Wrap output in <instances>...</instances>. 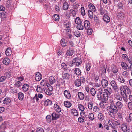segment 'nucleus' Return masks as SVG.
Here are the masks:
<instances>
[{
  "label": "nucleus",
  "mask_w": 132,
  "mask_h": 132,
  "mask_svg": "<svg viewBox=\"0 0 132 132\" xmlns=\"http://www.w3.org/2000/svg\"><path fill=\"white\" fill-rule=\"evenodd\" d=\"M88 118L91 120H94V117L93 114L92 113H90L88 115Z\"/></svg>",
  "instance_id": "54"
},
{
  "label": "nucleus",
  "mask_w": 132,
  "mask_h": 132,
  "mask_svg": "<svg viewBox=\"0 0 132 132\" xmlns=\"http://www.w3.org/2000/svg\"><path fill=\"white\" fill-rule=\"evenodd\" d=\"M64 106L67 108H69L72 105L71 103L68 101H65L64 102Z\"/></svg>",
  "instance_id": "22"
},
{
  "label": "nucleus",
  "mask_w": 132,
  "mask_h": 132,
  "mask_svg": "<svg viewBox=\"0 0 132 132\" xmlns=\"http://www.w3.org/2000/svg\"><path fill=\"white\" fill-rule=\"evenodd\" d=\"M88 7L90 9L94 12H95L96 10L95 7L94 5L92 4H89L88 5Z\"/></svg>",
  "instance_id": "33"
},
{
  "label": "nucleus",
  "mask_w": 132,
  "mask_h": 132,
  "mask_svg": "<svg viewBox=\"0 0 132 132\" xmlns=\"http://www.w3.org/2000/svg\"><path fill=\"white\" fill-rule=\"evenodd\" d=\"M69 13L72 14V15L74 16L76 15L75 11L72 9H70L69 10Z\"/></svg>",
  "instance_id": "45"
},
{
  "label": "nucleus",
  "mask_w": 132,
  "mask_h": 132,
  "mask_svg": "<svg viewBox=\"0 0 132 132\" xmlns=\"http://www.w3.org/2000/svg\"><path fill=\"white\" fill-rule=\"evenodd\" d=\"M74 71L75 73L77 75H81V71L80 69L78 68H76L75 69Z\"/></svg>",
  "instance_id": "27"
},
{
  "label": "nucleus",
  "mask_w": 132,
  "mask_h": 132,
  "mask_svg": "<svg viewBox=\"0 0 132 132\" xmlns=\"http://www.w3.org/2000/svg\"><path fill=\"white\" fill-rule=\"evenodd\" d=\"M90 92L92 95L94 96L96 94V91L93 88H91L90 89Z\"/></svg>",
  "instance_id": "50"
},
{
  "label": "nucleus",
  "mask_w": 132,
  "mask_h": 132,
  "mask_svg": "<svg viewBox=\"0 0 132 132\" xmlns=\"http://www.w3.org/2000/svg\"><path fill=\"white\" fill-rule=\"evenodd\" d=\"M93 111L96 112H98L99 111V108L97 106H94L93 109Z\"/></svg>",
  "instance_id": "56"
},
{
  "label": "nucleus",
  "mask_w": 132,
  "mask_h": 132,
  "mask_svg": "<svg viewBox=\"0 0 132 132\" xmlns=\"http://www.w3.org/2000/svg\"><path fill=\"white\" fill-rule=\"evenodd\" d=\"M118 109H121L123 106V104L120 102L118 101L116 103V105Z\"/></svg>",
  "instance_id": "26"
},
{
  "label": "nucleus",
  "mask_w": 132,
  "mask_h": 132,
  "mask_svg": "<svg viewBox=\"0 0 132 132\" xmlns=\"http://www.w3.org/2000/svg\"><path fill=\"white\" fill-rule=\"evenodd\" d=\"M54 108L55 110L58 112H60L61 111V108L57 104H54Z\"/></svg>",
  "instance_id": "16"
},
{
  "label": "nucleus",
  "mask_w": 132,
  "mask_h": 132,
  "mask_svg": "<svg viewBox=\"0 0 132 132\" xmlns=\"http://www.w3.org/2000/svg\"><path fill=\"white\" fill-rule=\"evenodd\" d=\"M127 71H125L122 73V75L124 78L127 77L129 75V73Z\"/></svg>",
  "instance_id": "47"
},
{
  "label": "nucleus",
  "mask_w": 132,
  "mask_h": 132,
  "mask_svg": "<svg viewBox=\"0 0 132 132\" xmlns=\"http://www.w3.org/2000/svg\"><path fill=\"white\" fill-rule=\"evenodd\" d=\"M75 21L76 23L77 24H81L82 23V21L79 17H76L75 19Z\"/></svg>",
  "instance_id": "31"
},
{
  "label": "nucleus",
  "mask_w": 132,
  "mask_h": 132,
  "mask_svg": "<svg viewBox=\"0 0 132 132\" xmlns=\"http://www.w3.org/2000/svg\"><path fill=\"white\" fill-rule=\"evenodd\" d=\"M121 91H123V93H124V92L126 93H128L130 91L129 88L126 86H122L120 87Z\"/></svg>",
  "instance_id": "4"
},
{
  "label": "nucleus",
  "mask_w": 132,
  "mask_h": 132,
  "mask_svg": "<svg viewBox=\"0 0 132 132\" xmlns=\"http://www.w3.org/2000/svg\"><path fill=\"white\" fill-rule=\"evenodd\" d=\"M69 8V4L68 3L65 1L63 3L62 9L64 10H67Z\"/></svg>",
  "instance_id": "18"
},
{
  "label": "nucleus",
  "mask_w": 132,
  "mask_h": 132,
  "mask_svg": "<svg viewBox=\"0 0 132 132\" xmlns=\"http://www.w3.org/2000/svg\"><path fill=\"white\" fill-rule=\"evenodd\" d=\"M81 13L82 15H85V12L84 9V8L83 7H81Z\"/></svg>",
  "instance_id": "63"
},
{
  "label": "nucleus",
  "mask_w": 132,
  "mask_h": 132,
  "mask_svg": "<svg viewBox=\"0 0 132 132\" xmlns=\"http://www.w3.org/2000/svg\"><path fill=\"white\" fill-rule=\"evenodd\" d=\"M29 87V85L28 84H25L23 86L22 88L24 91L26 92L28 90Z\"/></svg>",
  "instance_id": "30"
},
{
  "label": "nucleus",
  "mask_w": 132,
  "mask_h": 132,
  "mask_svg": "<svg viewBox=\"0 0 132 132\" xmlns=\"http://www.w3.org/2000/svg\"><path fill=\"white\" fill-rule=\"evenodd\" d=\"M4 104L7 105L11 102V99L8 97L6 98L3 101Z\"/></svg>",
  "instance_id": "25"
},
{
  "label": "nucleus",
  "mask_w": 132,
  "mask_h": 132,
  "mask_svg": "<svg viewBox=\"0 0 132 132\" xmlns=\"http://www.w3.org/2000/svg\"><path fill=\"white\" fill-rule=\"evenodd\" d=\"M47 89H48V90H49L51 91H52L53 90V88L49 84H48L47 86Z\"/></svg>",
  "instance_id": "62"
},
{
  "label": "nucleus",
  "mask_w": 132,
  "mask_h": 132,
  "mask_svg": "<svg viewBox=\"0 0 132 132\" xmlns=\"http://www.w3.org/2000/svg\"><path fill=\"white\" fill-rule=\"evenodd\" d=\"M47 121L48 122H50L51 120V117L50 115H48L46 117Z\"/></svg>",
  "instance_id": "57"
},
{
  "label": "nucleus",
  "mask_w": 132,
  "mask_h": 132,
  "mask_svg": "<svg viewBox=\"0 0 132 132\" xmlns=\"http://www.w3.org/2000/svg\"><path fill=\"white\" fill-rule=\"evenodd\" d=\"M84 23V27L86 29L90 28V24L88 21L87 20H85Z\"/></svg>",
  "instance_id": "15"
},
{
  "label": "nucleus",
  "mask_w": 132,
  "mask_h": 132,
  "mask_svg": "<svg viewBox=\"0 0 132 132\" xmlns=\"http://www.w3.org/2000/svg\"><path fill=\"white\" fill-rule=\"evenodd\" d=\"M112 71L114 73H116L118 72L117 68L115 66H113L112 68Z\"/></svg>",
  "instance_id": "40"
},
{
  "label": "nucleus",
  "mask_w": 132,
  "mask_h": 132,
  "mask_svg": "<svg viewBox=\"0 0 132 132\" xmlns=\"http://www.w3.org/2000/svg\"><path fill=\"white\" fill-rule=\"evenodd\" d=\"M73 78H74V84L77 87L80 86L81 84V81L77 78H75L74 76Z\"/></svg>",
  "instance_id": "7"
},
{
  "label": "nucleus",
  "mask_w": 132,
  "mask_h": 132,
  "mask_svg": "<svg viewBox=\"0 0 132 132\" xmlns=\"http://www.w3.org/2000/svg\"><path fill=\"white\" fill-rule=\"evenodd\" d=\"M78 96L80 100H83L85 96L83 93L81 92H78Z\"/></svg>",
  "instance_id": "19"
},
{
  "label": "nucleus",
  "mask_w": 132,
  "mask_h": 132,
  "mask_svg": "<svg viewBox=\"0 0 132 132\" xmlns=\"http://www.w3.org/2000/svg\"><path fill=\"white\" fill-rule=\"evenodd\" d=\"M43 90L45 93L47 95H51V91L47 89V88H44Z\"/></svg>",
  "instance_id": "37"
},
{
  "label": "nucleus",
  "mask_w": 132,
  "mask_h": 132,
  "mask_svg": "<svg viewBox=\"0 0 132 132\" xmlns=\"http://www.w3.org/2000/svg\"><path fill=\"white\" fill-rule=\"evenodd\" d=\"M74 35L77 37H79L80 36V33L79 31H77L74 32Z\"/></svg>",
  "instance_id": "58"
},
{
  "label": "nucleus",
  "mask_w": 132,
  "mask_h": 132,
  "mask_svg": "<svg viewBox=\"0 0 132 132\" xmlns=\"http://www.w3.org/2000/svg\"><path fill=\"white\" fill-rule=\"evenodd\" d=\"M112 102L109 107V110L117 113L118 111L117 108L114 104L113 101H112Z\"/></svg>",
  "instance_id": "1"
},
{
  "label": "nucleus",
  "mask_w": 132,
  "mask_h": 132,
  "mask_svg": "<svg viewBox=\"0 0 132 132\" xmlns=\"http://www.w3.org/2000/svg\"><path fill=\"white\" fill-rule=\"evenodd\" d=\"M127 121L128 122H132V113L130 114L129 118L127 120Z\"/></svg>",
  "instance_id": "49"
},
{
  "label": "nucleus",
  "mask_w": 132,
  "mask_h": 132,
  "mask_svg": "<svg viewBox=\"0 0 132 132\" xmlns=\"http://www.w3.org/2000/svg\"><path fill=\"white\" fill-rule=\"evenodd\" d=\"M22 85V83L19 81H17L15 84V86L16 87L18 88L21 87Z\"/></svg>",
  "instance_id": "23"
},
{
  "label": "nucleus",
  "mask_w": 132,
  "mask_h": 132,
  "mask_svg": "<svg viewBox=\"0 0 132 132\" xmlns=\"http://www.w3.org/2000/svg\"><path fill=\"white\" fill-rule=\"evenodd\" d=\"M52 119L53 120H56L60 117V115L56 113L55 112H53L52 114Z\"/></svg>",
  "instance_id": "10"
},
{
  "label": "nucleus",
  "mask_w": 132,
  "mask_h": 132,
  "mask_svg": "<svg viewBox=\"0 0 132 132\" xmlns=\"http://www.w3.org/2000/svg\"><path fill=\"white\" fill-rule=\"evenodd\" d=\"M71 113L75 116H77L78 115V113L77 111L75 109H73L71 110Z\"/></svg>",
  "instance_id": "42"
},
{
  "label": "nucleus",
  "mask_w": 132,
  "mask_h": 132,
  "mask_svg": "<svg viewBox=\"0 0 132 132\" xmlns=\"http://www.w3.org/2000/svg\"><path fill=\"white\" fill-rule=\"evenodd\" d=\"M42 75L39 72H37L35 75V79L37 81H39L42 78Z\"/></svg>",
  "instance_id": "8"
},
{
  "label": "nucleus",
  "mask_w": 132,
  "mask_h": 132,
  "mask_svg": "<svg viewBox=\"0 0 132 132\" xmlns=\"http://www.w3.org/2000/svg\"><path fill=\"white\" fill-rule=\"evenodd\" d=\"M48 84L49 83L45 80H42L40 82V85L43 87V89L44 88H47Z\"/></svg>",
  "instance_id": "6"
},
{
  "label": "nucleus",
  "mask_w": 132,
  "mask_h": 132,
  "mask_svg": "<svg viewBox=\"0 0 132 132\" xmlns=\"http://www.w3.org/2000/svg\"><path fill=\"white\" fill-rule=\"evenodd\" d=\"M103 98L102 102L104 103H106L108 99V95L107 92H105L103 93Z\"/></svg>",
  "instance_id": "3"
},
{
  "label": "nucleus",
  "mask_w": 132,
  "mask_h": 132,
  "mask_svg": "<svg viewBox=\"0 0 132 132\" xmlns=\"http://www.w3.org/2000/svg\"><path fill=\"white\" fill-rule=\"evenodd\" d=\"M78 108L81 111H83L84 110L85 108L82 105L80 104H79L78 105Z\"/></svg>",
  "instance_id": "52"
},
{
  "label": "nucleus",
  "mask_w": 132,
  "mask_h": 132,
  "mask_svg": "<svg viewBox=\"0 0 132 132\" xmlns=\"http://www.w3.org/2000/svg\"><path fill=\"white\" fill-rule=\"evenodd\" d=\"M108 123L110 127L113 129H115L116 128V126L112 123V121L110 120L108 121Z\"/></svg>",
  "instance_id": "32"
},
{
  "label": "nucleus",
  "mask_w": 132,
  "mask_h": 132,
  "mask_svg": "<svg viewBox=\"0 0 132 132\" xmlns=\"http://www.w3.org/2000/svg\"><path fill=\"white\" fill-rule=\"evenodd\" d=\"M65 27L67 28H70L71 26V23L69 22H67L65 24H64Z\"/></svg>",
  "instance_id": "60"
},
{
  "label": "nucleus",
  "mask_w": 132,
  "mask_h": 132,
  "mask_svg": "<svg viewBox=\"0 0 132 132\" xmlns=\"http://www.w3.org/2000/svg\"><path fill=\"white\" fill-rule=\"evenodd\" d=\"M70 75L68 73H64L63 76V78L64 79L68 80L69 78Z\"/></svg>",
  "instance_id": "39"
},
{
  "label": "nucleus",
  "mask_w": 132,
  "mask_h": 132,
  "mask_svg": "<svg viewBox=\"0 0 132 132\" xmlns=\"http://www.w3.org/2000/svg\"><path fill=\"white\" fill-rule=\"evenodd\" d=\"M5 53L7 56H10L11 54V51L10 48H7L6 50Z\"/></svg>",
  "instance_id": "29"
},
{
  "label": "nucleus",
  "mask_w": 132,
  "mask_h": 132,
  "mask_svg": "<svg viewBox=\"0 0 132 132\" xmlns=\"http://www.w3.org/2000/svg\"><path fill=\"white\" fill-rule=\"evenodd\" d=\"M61 44L63 46H65L67 45L66 42H65V40L64 39H62L61 40Z\"/></svg>",
  "instance_id": "43"
},
{
  "label": "nucleus",
  "mask_w": 132,
  "mask_h": 132,
  "mask_svg": "<svg viewBox=\"0 0 132 132\" xmlns=\"http://www.w3.org/2000/svg\"><path fill=\"white\" fill-rule=\"evenodd\" d=\"M53 18L54 20L57 21L59 19V16L58 14H54L53 16Z\"/></svg>",
  "instance_id": "35"
},
{
  "label": "nucleus",
  "mask_w": 132,
  "mask_h": 132,
  "mask_svg": "<svg viewBox=\"0 0 132 132\" xmlns=\"http://www.w3.org/2000/svg\"><path fill=\"white\" fill-rule=\"evenodd\" d=\"M104 91L107 92H108L110 94L112 93V90L110 87H108L107 89H105Z\"/></svg>",
  "instance_id": "46"
},
{
  "label": "nucleus",
  "mask_w": 132,
  "mask_h": 132,
  "mask_svg": "<svg viewBox=\"0 0 132 132\" xmlns=\"http://www.w3.org/2000/svg\"><path fill=\"white\" fill-rule=\"evenodd\" d=\"M121 65L123 69L124 70H127V68L128 67V65L127 64L124 62H122L121 63Z\"/></svg>",
  "instance_id": "28"
},
{
  "label": "nucleus",
  "mask_w": 132,
  "mask_h": 132,
  "mask_svg": "<svg viewBox=\"0 0 132 132\" xmlns=\"http://www.w3.org/2000/svg\"><path fill=\"white\" fill-rule=\"evenodd\" d=\"M108 113L111 117H114V115L116 113L113 111L110 110V111L108 112Z\"/></svg>",
  "instance_id": "44"
},
{
  "label": "nucleus",
  "mask_w": 132,
  "mask_h": 132,
  "mask_svg": "<svg viewBox=\"0 0 132 132\" xmlns=\"http://www.w3.org/2000/svg\"><path fill=\"white\" fill-rule=\"evenodd\" d=\"M98 117L99 119L101 121H102L104 119L103 115L101 113H99L98 115Z\"/></svg>",
  "instance_id": "48"
},
{
  "label": "nucleus",
  "mask_w": 132,
  "mask_h": 132,
  "mask_svg": "<svg viewBox=\"0 0 132 132\" xmlns=\"http://www.w3.org/2000/svg\"><path fill=\"white\" fill-rule=\"evenodd\" d=\"M122 130L124 132H129L130 129L129 127H128L126 123H123L121 125Z\"/></svg>",
  "instance_id": "2"
},
{
  "label": "nucleus",
  "mask_w": 132,
  "mask_h": 132,
  "mask_svg": "<svg viewBox=\"0 0 132 132\" xmlns=\"http://www.w3.org/2000/svg\"><path fill=\"white\" fill-rule=\"evenodd\" d=\"M102 94H100L98 93L97 96L98 100H102V101L103 98L102 96Z\"/></svg>",
  "instance_id": "53"
},
{
  "label": "nucleus",
  "mask_w": 132,
  "mask_h": 132,
  "mask_svg": "<svg viewBox=\"0 0 132 132\" xmlns=\"http://www.w3.org/2000/svg\"><path fill=\"white\" fill-rule=\"evenodd\" d=\"M61 66L62 68L65 70H66L68 69L67 65L64 63H62L61 64Z\"/></svg>",
  "instance_id": "55"
},
{
  "label": "nucleus",
  "mask_w": 132,
  "mask_h": 132,
  "mask_svg": "<svg viewBox=\"0 0 132 132\" xmlns=\"http://www.w3.org/2000/svg\"><path fill=\"white\" fill-rule=\"evenodd\" d=\"M94 21L96 22L97 23H99V21L98 18L96 15H94Z\"/></svg>",
  "instance_id": "59"
},
{
  "label": "nucleus",
  "mask_w": 132,
  "mask_h": 132,
  "mask_svg": "<svg viewBox=\"0 0 132 132\" xmlns=\"http://www.w3.org/2000/svg\"><path fill=\"white\" fill-rule=\"evenodd\" d=\"M88 14L89 17L90 18H92L93 16V12L91 10H88Z\"/></svg>",
  "instance_id": "41"
},
{
  "label": "nucleus",
  "mask_w": 132,
  "mask_h": 132,
  "mask_svg": "<svg viewBox=\"0 0 132 132\" xmlns=\"http://www.w3.org/2000/svg\"><path fill=\"white\" fill-rule=\"evenodd\" d=\"M82 23L77 24V29L80 30H81L84 29V26L82 24Z\"/></svg>",
  "instance_id": "38"
},
{
  "label": "nucleus",
  "mask_w": 132,
  "mask_h": 132,
  "mask_svg": "<svg viewBox=\"0 0 132 132\" xmlns=\"http://www.w3.org/2000/svg\"><path fill=\"white\" fill-rule=\"evenodd\" d=\"M18 96L19 99L22 101L24 98V95L23 93L20 92L18 94Z\"/></svg>",
  "instance_id": "21"
},
{
  "label": "nucleus",
  "mask_w": 132,
  "mask_h": 132,
  "mask_svg": "<svg viewBox=\"0 0 132 132\" xmlns=\"http://www.w3.org/2000/svg\"><path fill=\"white\" fill-rule=\"evenodd\" d=\"M117 80L122 83H123L125 82V80L123 77L121 76H118L117 78Z\"/></svg>",
  "instance_id": "24"
},
{
  "label": "nucleus",
  "mask_w": 132,
  "mask_h": 132,
  "mask_svg": "<svg viewBox=\"0 0 132 132\" xmlns=\"http://www.w3.org/2000/svg\"><path fill=\"white\" fill-rule=\"evenodd\" d=\"M101 84L102 86L104 88L107 87L108 84V81L106 80L103 79L101 81Z\"/></svg>",
  "instance_id": "14"
},
{
  "label": "nucleus",
  "mask_w": 132,
  "mask_h": 132,
  "mask_svg": "<svg viewBox=\"0 0 132 132\" xmlns=\"http://www.w3.org/2000/svg\"><path fill=\"white\" fill-rule=\"evenodd\" d=\"M123 99L124 100L125 102H126L128 101V99L127 98V95L126 94H123L122 95Z\"/></svg>",
  "instance_id": "61"
},
{
  "label": "nucleus",
  "mask_w": 132,
  "mask_h": 132,
  "mask_svg": "<svg viewBox=\"0 0 132 132\" xmlns=\"http://www.w3.org/2000/svg\"><path fill=\"white\" fill-rule=\"evenodd\" d=\"M73 61L75 63L76 65L77 66H79L82 63L81 59L79 58H75L73 59Z\"/></svg>",
  "instance_id": "5"
},
{
  "label": "nucleus",
  "mask_w": 132,
  "mask_h": 132,
  "mask_svg": "<svg viewBox=\"0 0 132 132\" xmlns=\"http://www.w3.org/2000/svg\"><path fill=\"white\" fill-rule=\"evenodd\" d=\"M64 94L65 96L68 99H69L71 97V95L70 93L67 90H65L64 92Z\"/></svg>",
  "instance_id": "12"
},
{
  "label": "nucleus",
  "mask_w": 132,
  "mask_h": 132,
  "mask_svg": "<svg viewBox=\"0 0 132 132\" xmlns=\"http://www.w3.org/2000/svg\"><path fill=\"white\" fill-rule=\"evenodd\" d=\"M10 60L9 58H6L3 59L2 62L5 65H7L10 63Z\"/></svg>",
  "instance_id": "13"
},
{
  "label": "nucleus",
  "mask_w": 132,
  "mask_h": 132,
  "mask_svg": "<svg viewBox=\"0 0 132 132\" xmlns=\"http://www.w3.org/2000/svg\"><path fill=\"white\" fill-rule=\"evenodd\" d=\"M44 103L45 105L47 106L51 105L52 102L50 100L47 99L45 101Z\"/></svg>",
  "instance_id": "36"
},
{
  "label": "nucleus",
  "mask_w": 132,
  "mask_h": 132,
  "mask_svg": "<svg viewBox=\"0 0 132 132\" xmlns=\"http://www.w3.org/2000/svg\"><path fill=\"white\" fill-rule=\"evenodd\" d=\"M117 18L119 19H122L124 18V14L123 13L121 12H120L118 13L117 16Z\"/></svg>",
  "instance_id": "20"
},
{
  "label": "nucleus",
  "mask_w": 132,
  "mask_h": 132,
  "mask_svg": "<svg viewBox=\"0 0 132 132\" xmlns=\"http://www.w3.org/2000/svg\"><path fill=\"white\" fill-rule=\"evenodd\" d=\"M36 132H44V130L43 129L39 127L37 129Z\"/></svg>",
  "instance_id": "64"
},
{
  "label": "nucleus",
  "mask_w": 132,
  "mask_h": 132,
  "mask_svg": "<svg viewBox=\"0 0 132 132\" xmlns=\"http://www.w3.org/2000/svg\"><path fill=\"white\" fill-rule=\"evenodd\" d=\"M5 78V80L9 78L10 76V75L9 72L6 73L3 76Z\"/></svg>",
  "instance_id": "51"
},
{
  "label": "nucleus",
  "mask_w": 132,
  "mask_h": 132,
  "mask_svg": "<svg viewBox=\"0 0 132 132\" xmlns=\"http://www.w3.org/2000/svg\"><path fill=\"white\" fill-rule=\"evenodd\" d=\"M111 86L114 90H116L117 89V85L116 82L114 80L110 82Z\"/></svg>",
  "instance_id": "11"
},
{
  "label": "nucleus",
  "mask_w": 132,
  "mask_h": 132,
  "mask_svg": "<svg viewBox=\"0 0 132 132\" xmlns=\"http://www.w3.org/2000/svg\"><path fill=\"white\" fill-rule=\"evenodd\" d=\"M49 81L51 84H53L55 82V79L53 76H50L49 78Z\"/></svg>",
  "instance_id": "34"
},
{
  "label": "nucleus",
  "mask_w": 132,
  "mask_h": 132,
  "mask_svg": "<svg viewBox=\"0 0 132 132\" xmlns=\"http://www.w3.org/2000/svg\"><path fill=\"white\" fill-rule=\"evenodd\" d=\"M74 52V51L72 48L69 49L66 52V55L67 56H71L72 55Z\"/></svg>",
  "instance_id": "9"
},
{
  "label": "nucleus",
  "mask_w": 132,
  "mask_h": 132,
  "mask_svg": "<svg viewBox=\"0 0 132 132\" xmlns=\"http://www.w3.org/2000/svg\"><path fill=\"white\" fill-rule=\"evenodd\" d=\"M103 20L106 22H109L110 21L109 17L106 14H104L103 16Z\"/></svg>",
  "instance_id": "17"
}]
</instances>
